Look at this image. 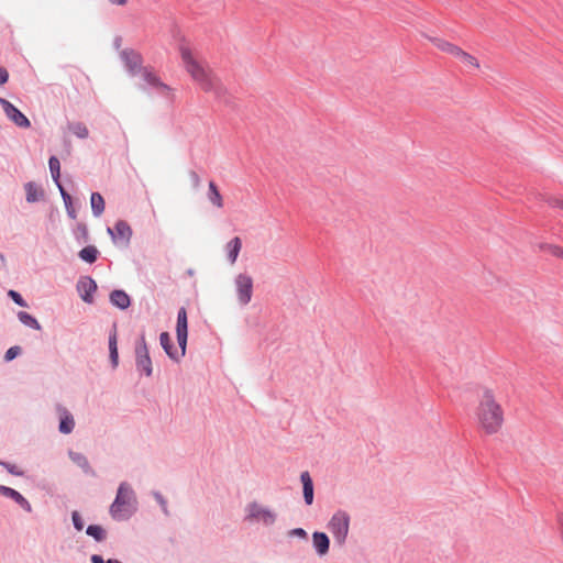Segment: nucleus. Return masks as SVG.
<instances>
[{"mask_svg": "<svg viewBox=\"0 0 563 563\" xmlns=\"http://www.w3.org/2000/svg\"><path fill=\"white\" fill-rule=\"evenodd\" d=\"M176 336L181 354L186 353L187 338H188V320L187 311L183 307L178 310L177 324H176Z\"/></svg>", "mask_w": 563, "mask_h": 563, "instance_id": "8", "label": "nucleus"}, {"mask_svg": "<svg viewBox=\"0 0 563 563\" xmlns=\"http://www.w3.org/2000/svg\"><path fill=\"white\" fill-rule=\"evenodd\" d=\"M430 41L433 43V45L437 48H439L440 51L448 53L454 57H455L457 51L460 49V46H457L451 42H448L445 40H442V38L432 37V38H430Z\"/></svg>", "mask_w": 563, "mask_h": 563, "instance_id": "21", "label": "nucleus"}, {"mask_svg": "<svg viewBox=\"0 0 563 563\" xmlns=\"http://www.w3.org/2000/svg\"><path fill=\"white\" fill-rule=\"evenodd\" d=\"M143 80L155 88L163 96L169 97L173 95V89L166 84L162 82L157 75L148 68L141 70Z\"/></svg>", "mask_w": 563, "mask_h": 563, "instance_id": "10", "label": "nucleus"}, {"mask_svg": "<svg viewBox=\"0 0 563 563\" xmlns=\"http://www.w3.org/2000/svg\"><path fill=\"white\" fill-rule=\"evenodd\" d=\"M155 498L159 503V505L162 506L163 511L165 514H167L166 500L163 498V496L161 494L156 493L155 494Z\"/></svg>", "mask_w": 563, "mask_h": 563, "instance_id": "40", "label": "nucleus"}, {"mask_svg": "<svg viewBox=\"0 0 563 563\" xmlns=\"http://www.w3.org/2000/svg\"><path fill=\"white\" fill-rule=\"evenodd\" d=\"M110 301L113 306L120 308V309H126L131 301H130V297L128 296V294L123 290H113L111 294H110Z\"/></svg>", "mask_w": 563, "mask_h": 563, "instance_id": "20", "label": "nucleus"}, {"mask_svg": "<svg viewBox=\"0 0 563 563\" xmlns=\"http://www.w3.org/2000/svg\"><path fill=\"white\" fill-rule=\"evenodd\" d=\"M8 295L12 298V300L21 306V307H25L26 306V302L24 301V299L21 297V295L19 292H16L15 290H10L8 292Z\"/></svg>", "mask_w": 563, "mask_h": 563, "instance_id": "37", "label": "nucleus"}, {"mask_svg": "<svg viewBox=\"0 0 563 563\" xmlns=\"http://www.w3.org/2000/svg\"><path fill=\"white\" fill-rule=\"evenodd\" d=\"M136 510V497L128 483H121L114 501L110 506V515L115 520L128 519Z\"/></svg>", "mask_w": 563, "mask_h": 563, "instance_id": "3", "label": "nucleus"}, {"mask_svg": "<svg viewBox=\"0 0 563 563\" xmlns=\"http://www.w3.org/2000/svg\"><path fill=\"white\" fill-rule=\"evenodd\" d=\"M108 2L112 5L123 7L128 4L129 0H108Z\"/></svg>", "mask_w": 563, "mask_h": 563, "instance_id": "42", "label": "nucleus"}, {"mask_svg": "<svg viewBox=\"0 0 563 563\" xmlns=\"http://www.w3.org/2000/svg\"><path fill=\"white\" fill-rule=\"evenodd\" d=\"M92 213L100 217L104 211V200L99 192H92L90 197Z\"/></svg>", "mask_w": 563, "mask_h": 563, "instance_id": "24", "label": "nucleus"}, {"mask_svg": "<svg viewBox=\"0 0 563 563\" xmlns=\"http://www.w3.org/2000/svg\"><path fill=\"white\" fill-rule=\"evenodd\" d=\"M109 352H110V361L112 363V366L115 367L119 362L117 333L115 332H113L109 338Z\"/></svg>", "mask_w": 563, "mask_h": 563, "instance_id": "25", "label": "nucleus"}, {"mask_svg": "<svg viewBox=\"0 0 563 563\" xmlns=\"http://www.w3.org/2000/svg\"><path fill=\"white\" fill-rule=\"evenodd\" d=\"M246 519L252 522H262L265 526H271L275 522V514L266 507L256 503H252L246 508Z\"/></svg>", "mask_w": 563, "mask_h": 563, "instance_id": "6", "label": "nucleus"}, {"mask_svg": "<svg viewBox=\"0 0 563 563\" xmlns=\"http://www.w3.org/2000/svg\"><path fill=\"white\" fill-rule=\"evenodd\" d=\"M113 240H122L128 243L132 235L131 227L125 221H118L113 229H108Z\"/></svg>", "mask_w": 563, "mask_h": 563, "instance_id": "13", "label": "nucleus"}, {"mask_svg": "<svg viewBox=\"0 0 563 563\" xmlns=\"http://www.w3.org/2000/svg\"><path fill=\"white\" fill-rule=\"evenodd\" d=\"M300 481L302 483L305 503L307 505H311L313 501V484L309 472H302L300 475Z\"/></svg>", "mask_w": 563, "mask_h": 563, "instance_id": "17", "label": "nucleus"}, {"mask_svg": "<svg viewBox=\"0 0 563 563\" xmlns=\"http://www.w3.org/2000/svg\"><path fill=\"white\" fill-rule=\"evenodd\" d=\"M242 249V240L239 236L232 238L225 244L227 258L231 265H234Z\"/></svg>", "mask_w": 563, "mask_h": 563, "instance_id": "15", "label": "nucleus"}, {"mask_svg": "<svg viewBox=\"0 0 563 563\" xmlns=\"http://www.w3.org/2000/svg\"><path fill=\"white\" fill-rule=\"evenodd\" d=\"M25 191H26V200L29 202H34L38 199V190L33 183H27L25 185Z\"/></svg>", "mask_w": 563, "mask_h": 563, "instance_id": "32", "label": "nucleus"}, {"mask_svg": "<svg viewBox=\"0 0 563 563\" xmlns=\"http://www.w3.org/2000/svg\"><path fill=\"white\" fill-rule=\"evenodd\" d=\"M107 563H121V562H119L118 560L110 559L107 561Z\"/></svg>", "mask_w": 563, "mask_h": 563, "instance_id": "44", "label": "nucleus"}, {"mask_svg": "<svg viewBox=\"0 0 563 563\" xmlns=\"http://www.w3.org/2000/svg\"><path fill=\"white\" fill-rule=\"evenodd\" d=\"M49 170L52 174V178L56 184L59 181L60 176V164L57 157L52 156L48 161Z\"/></svg>", "mask_w": 563, "mask_h": 563, "instance_id": "29", "label": "nucleus"}, {"mask_svg": "<svg viewBox=\"0 0 563 563\" xmlns=\"http://www.w3.org/2000/svg\"><path fill=\"white\" fill-rule=\"evenodd\" d=\"M86 533L97 541H102L106 538V531L101 526L97 525H90L87 528Z\"/></svg>", "mask_w": 563, "mask_h": 563, "instance_id": "30", "label": "nucleus"}, {"mask_svg": "<svg viewBox=\"0 0 563 563\" xmlns=\"http://www.w3.org/2000/svg\"><path fill=\"white\" fill-rule=\"evenodd\" d=\"M474 422L477 431L484 437L493 438L503 432L506 410L493 387L481 388L474 409Z\"/></svg>", "mask_w": 563, "mask_h": 563, "instance_id": "2", "label": "nucleus"}, {"mask_svg": "<svg viewBox=\"0 0 563 563\" xmlns=\"http://www.w3.org/2000/svg\"><path fill=\"white\" fill-rule=\"evenodd\" d=\"M238 300L242 306L247 305L253 295V278L246 273H240L234 278Z\"/></svg>", "mask_w": 563, "mask_h": 563, "instance_id": "5", "label": "nucleus"}, {"mask_svg": "<svg viewBox=\"0 0 563 563\" xmlns=\"http://www.w3.org/2000/svg\"><path fill=\"white\" fill-rule=\"evenodd\" d=\"M78 292L85 302H92V294L97 290V284L90 277H81L77 284Z\"/></svg>", "mask_w": 563, "mask_h": 563, "instance_id": "11", "label": "nucleus"}, {"mask_svg": "<svg viewBox=\"0 0 563 563\" xmlns=\"http://www.w3.org/2000/svg\"><path fill=\"white\" fill-rule=\"evenodd\" d=\"M121 57L131 75H135L139 70H142V57L136 52L132 49H124L121 52Z\"/></svg>", "mask_w": 563, "mask_h": 563, "instance_id": "12", "label": "nucleus"}, {"mask_svg": "<svg viewBox=\"0 0 563 563\" xmlns=\"http://www.w3.org/2000/svg\"><path fill=\"white\" fill-rule=\"evenodd\" d=\"M21 353V347L20 346H12L10 347L5 354H4V360L7 362H10L12 361L13 358H15L19 354Z\"/></svg>", "mask_w": 563, "mask_h": 563, "instance_id": "34", "label": "nucleus"}, {"mask_svg": "<svg viewBox=\"0 0 563 563\" xmlns=\"http://www.w3.org/2000/svg\"><path fill=\"white\" fill-rule=\"evenodd\" d=\"M18 318H19V320H20L23 324H25V325H27V327H31V328L36 329V330H40V329H41V325H40V323L37 322V320H36L34 317H32L31 314H29L27 312L20 311V312L18 313Z\"/></svg>", "mask_w": 563, "mask_h": 563, "instance_id": "28", "label": "nucleus"}, {"mask_svg": "<svg viewBox=\"0 0 563 563\" xmlns=\"http://www.w3.org/2000/svg\"><path fill=\"white\" fill-rule=\"evenodd\" d=\"M0 104L2 106L3 112L15 125L20 128H29L30 121L29 119L11 102L7 99L0 98Z\"/></svg>", "mask_w": 563, "mask_h": 563, "instance_id": "9", "label": "nucleus"}, {"mask_svg": "<svg viewBox=\"0 0 563 563\" xmlns=\"http://www.w3.org/2000/svg\"><path fill=\"white\" fill-rule=\"evenodd\" d=\"M69 456L74 463L81 467L86 473L92 472L89 462L81 453L70 452Z\"/></svg>", "mask_w": 563, "mask_h": 563, "instance_id": "26", "label": "nucleus"}, {"mask_svg": "<svg viewBox=\"0 0 563 563\" xmlns=\"http://www.w3.org/2000/svg\"><path fill=\"white\" fill-rule=\"evenodd\" d=\"M136 366L145 372L146 376L152 375V361L148 354L145 338L142 335L135 347Z\"/></svg>", "mask_w": 563, "mask_h": 563, "instance_id": "7", "label": "nucleus"}, {"mask_svg": "<svg viewBox=\"0 0 563 563\" xmlns=\"http://www.w3.org/2000/svg\"><path fill=\"white\" fill-rule=\"evenodd\" d=\"M539 247H540V250H544V251L550 252L554 256L562 257L561 252H563V249L558 246V245H554V244H540Z\"/></svg>", "mask_w": 563, "mask_h": 563, "instance_id": "33", "label": "nucleus"}, {"mask_svg": "<svg viewBox=\"0 0 563 563\" xmlns=\"http://www.w3.org/2000/svg\"><path fill=\"white\" fill-rule=\"evenodd\" d=\"M328 529L340 547L346 541L350 530V516L345 511H336L328 522Z\"/></svg>", "mask_w": 563, "mask_h": 563, "instance_id": "4", "label": "nucleus"}, {"mask_svg": "<svg viewBox=\"0 0 563 563\" xmlns=\"http://www.w3.org/2000/svg\"><path fill=\"white\" fill-rule=\"evenodd\" d=\"M208 199L218 209L223 208V198L213 181L208 185Z\"/></svg>", "mask_w": 563, "mask_h": 563, "instance_id": "23", "label": "nucleus"}, {"mask_svg": "<svg viewBox=\"0 0 563 563\" xmlns=\"http://www.w3.org/2000/svg\"><path fill=\"white\" fill-rule=\"evenodd\" d=\"M550 205L555 208H560L563 210V199H552Z\"/></svg>", "mask_w": 563, "mask_h": 563, "instance_id": "43", "label": "nucleus"}, {"mask_svg": "<svg viewBox=\"0 0 563 563\" xmlns=\"http://www.w3.org/2000/svg\"><path fill=\"white\" fill-rule=\"evenodd\" d=\"M159 342L166 354L174 361L178 362L185 355L181 354V350L178 352L174 349L172 339L168 332H162L159 335Z\"/></svg>", "mask_w": 563, "mask_h": 563, "instance_id": "14", "label": "nucleus"}, {"mask_svg": "<svg viewBox=\"0 0 563 563\" xmlns=\"http://www.w3.org/2000/svg\"><path fill=\"white\" fill-rule=\"evenodd\" d=\"M9 74L5 68L0 67V86L8 81Z\"/></svg>", "mask_w": 563, "mask_h": 563, "instance_id": "41", "label": "nucleus"}, {"mask_svg": "<svg viewBox=\"0 0 563 563\" xmlns=\"http://www.w3.org/2000/svg\"><path fill=\"white\" fill-rule=\"evenodd\" d=\"M74 427L75 421L73 416L66 409H60L59 431L68 434L73 431Z\"/></svg>", "mask_w": 563, "mask_h": 563, "instance_id": "22", "label": "nucleus"}, {"mask_svg": "<svg viewBox=\"0 0 563 563\" xmlns=\"http://www.w3.org/2000/svg\"><path fill=\"white\" fill-rule=\"evenodd\" d=\"M313 547L319 555H324L329 551V538L323 532H314L312 534Z\"/></svg>", "mask_w": 563, "mask_h": 563, "instance_id": "18", "label": "nucleus"}, {"mask_svg": "<svg viewBox=\"0 0 563 563\" xmlns=\"http://www.w3.org/2000/svg\"><path fill=\"white\" fill-rule=\"evenodd\" d=\"M289 536L291 537H299V538H306L307 532L301 528H296L289 531Z\"/></svg>", "mask_w": 563, "mask_h": 563, "instance_id": "39", "label": "nucleus"}, {"mask_svg": "<svg viewBox=\"0 0 563 563\" xmlns=\"http://www.w3.org/2000/svg\"><path fill=\"white\" fill-rule=\"evenodd\" d=\"M0 494H2L5 497L12 498L26 511H31L32 508L30 503L19 492L14 490L13 488L0 485Z\"/></svg>", "mask_w": 563, "mask_h": 563, "instance_id": "16", "label": "nucleus"}, {"mask_svg": "<svg viewBox=\"0 0 563 563\" xmlns=\"http://www.w3.org/2000/svg\"><path fill=\"white\" fill-rule=\"evenodd\" d=\"M178 51L183 67L192 82L201 91L223 99L227 96V88L211 65L186 43L180 44Z\"/></svg>", "mask_w": 563, "mask_h": 563, "instance_id": "1", "label": "nucleus"}, {"mask_svg": "<svg viewBox=\"0 0 563 563\" xmlns=\"http://www.w3.org/2000/svg\"><path fill=\"white\" fill-rule=\"evenodd\" d=\"M69 129L77 137L80 139H86L89 134L87 126L80 122L71 124Z\"/></svg>", "mask_w": 563, "mask_h": 563, "instance_id": "31", "label": "nucleus"}, {"mask_svg": "<svg viewBox=\"0 0 563 563\" xmlns=\"http://www.w3.org/2000/svg\"><path fill=\"white\" fill-rule=\"evenodd\" d=\"M59 191H60V195L63 197V200L66 205V207L68 208V206L71 203V197L70 195L64 189V187L60 185V183L58 181V184H56Z\"/></svg>", "mask_w": 563, "mask_h": 563, "instance_id": "38", "label": "nucleus"}, {"mask_svg": "<svg viewBox=\"0 0 563 563\" xmlns=\"http://www.w3.org/2000/svg\"><path fill=\"white\" fill-rule=\"evenodd\" d=\"M74 527L80 531L84 529V521L78 511H74L71 515Z\"/></svg>", "mask_w": 563, "mask_h": 563, "instance_id": "36", "label": "nucleus"}, {"mask_svg": "<svg viewBox=\"0 0 563 563\" xmlns=\"http://www.w3.org/2000/svg\"><path fill=\"white\" fill-rule=\"evenodd\" d=\"M561 254H562V258H563V252H561Z\"/></svg>", "mask_w": 563, "mask_h": 563, "instance_id": "46", "label": "nucleus"}, {"mask_svg": "<svg viewBox=\"0 0 563 563\" xmlns=\"http://www.w3.org/2000/svg\"><path fill=\"white\" fill-rule=\"evenodd\" d=\"M455 58H457L462 64H464L470 69L478 70L481 68L479 60L472 54L463 51L461 47L457 51Z\"/></svg>", "mask_w": 563, "mask_h": 563, "instance_id": "19", "label": "nucleus"}, {"mask_svg": "<svg viewBox=\"0 0 563 563\" xmlns=\"http://www.w3.org/2000/svg\"><path fill=\"white\" fill-rule=\"evenodd\" d=\"M196 183H199V177L195 174Z\"/></svg>", "mask_w": 563, "mask_h": 563, "instance_id": "45", "label": "nucleus"}, {"mask_svg": "<svg viewBox=\"0 0 563 563\" xmlns=\"http://www.w3.org/2000/svg\"><path fill=\"white\" fill-rule=\"evenodd\" d=\"M0 464L8 470V472L15 476H22L23 472L14 464L0 462Z\"/></svg>", "mask_w": 563, "mask_h": 563, "instance_id": "35", "label": "nucleus"}, {"mask_svg": "<svg viewBox=\"0 0 563 563\" xmlns=\"http://www.w3.org/2000/svg\"><path fill=\"white\" fill-rule=\"evenodd\" d=\"M98 250L95 246H86L79 252L82 261L93 263L97 260Z\"/></svg>", "mask_w": 563, "mask_h": 563, "instance_id": "27", "label": "nucleus"}]
</instances>
